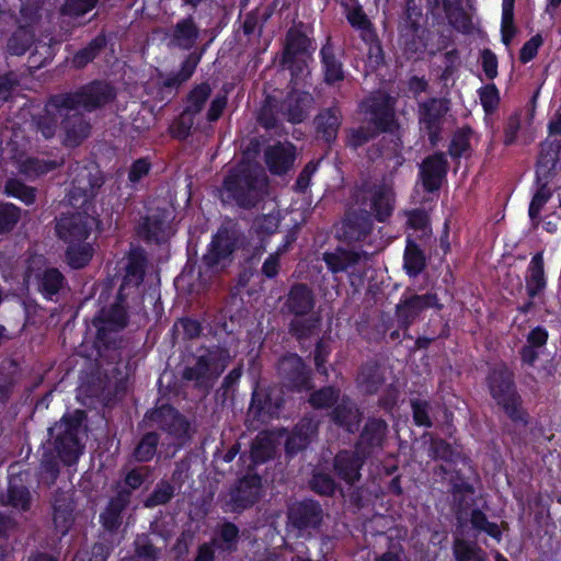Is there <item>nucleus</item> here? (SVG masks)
Wrapping results in <instances>:
<instances>
[{
    "instance_id": "f257e3e1",
    "label": "nucleus",
    "mask_w": 561,
    "mask_h": 561,
    "mask_svg": "<svg viewBox=\"0 0 561 561\" xmlns=\"http://www.w3.org/2000/svg\"><path fill=\"white\" fill-rule=\"evenodd\" d=\"M72 187L68 194L69 204L82 213L61 216L56 224V232L59 239L69 245H79L85 241L96 226L95 217L88 214L94 196V188L99 185L98 179L85 165L78 162L70 167Z\"/></svg>"
},
{
    "instance_id": "f03ea898",
    "label": "nucleus",
    "mask_w": 561,
    "mask_h": 561,
    "mask_svg": "<svg viewBox=\"0 0 561 561\" xmlns=\"http://www.w3.org/2000/svg\"><path fill=\"white\" fill-rule=\"evenodd\" d=\"M148 259L142 248H131L126 257L125 275L114 304L103 308L93 321L99 334L119 331L127 325L126 309L139 307L141 300L140 285L148 267Z\"/></svg>"
},
{
    "instance_id": "7ed1b4c3",
    "label": "nucleus",
    "mask_w": 561,
    "mask_h": 561,
    "mask_svg": "<svg viewBox=\"0 0 561 561\" xmlns=\"http://www.w3.org/2000/svg\"><path fill=\"white\" fill-rule=\"evenodd\" d=\"M113 98V88L104 82H93L75 93L53 96L44 113L35 119L37 129L46 139L51 138L59 118L64 119V116H69V113L78 107L92 111L108 103Z\"/></svg>"
},
{
    "instance_id": "20e7f679",
    "label": "nucleus",
    "mask_w": 561,
    "mask_h": 561,
    "mask_svg": "<svg viewBox=\"0 0 561 561\" xmlns=\"http://www.w3.org/2000/svg\"><path fill=\"white\" fill-rule=\"evenodd\" d=\"M267 188L264 170L257 163L242 161L228 172L219 194L222 203L250 209L264 197Z\"/></svg>"
},
{
    "instance_id": "39448f33",
    "label": "nucleus",
    "mask_w": 561,
    "mask_h": 561,
    "mask_svg": "<svg viewBox=\"0 0 561 561\" xmlns=\"http://www.w3.org/2000/svg\"><path fill=\"white\" fill-rule=\"evenodd\" d=\"M489 387L493 399L513 421L523 420L520 398L516 392L513 373L504 366L495 367L489 376Z\"/></svg>"
},
{
    "instance_id": "423d86ee",
    "label": "nucleus",
    "mask_w": 561,
    "mask_h": 561,
    "mask_svg": "<svg viewBox=\"0 0 561 561\" xmlns=\"http://www.w3.org/2000/svg\"><path fill=\"white\" fill-rule=\"evenodd\" d=\"M81 421L82 412L77 411L76 415L64 416L50 428L51 434H56V451L66 465L75 463L81 454L82 446L78 439Z\"/></svg>"
},
{
    "instance_id": "0eeeda50",
    "label": "nucleus",
    "mask_w": 561,
    "mask_h": 561,
    "mask_svg": "<svg viewBox=\"0 0 561 561\" xmlns=\"http://www.w3.org/2000/svg\"><path fill=\"white\" fill-rule=\"evenodd\" d=\"M262 481L256 474L245 476L229 490L224 508L230 513H241L252 507L261 497Z\"/></svg>"
},
{
    "instance_id": "6e6552de",
    "label": "nucleus",
    "mask_w": 561,
    "mask_h": 561,
    "mask_svg": "<svg viewBox=\"0 0 561 561\" xmlns=\"http://www.w3.org/2000/svg\"><path fill=\"white\" fill-rule=\"evenodd\" d=\"M360 108L376 130L392 133L398 127L394 116V100L391 96L377 92L363 102Z\"/></svg>"
},
{
    "instance_id": "1a4fd4ad",
    "label": "nucleus",
    "mask_w": 561,
    "mask_h": 561,
    "mask_svg": "<svg viewBox=\"0 0 561 561\" xmlns=\"http://www.w3.org/2000/svg\"><path fill=\"white\" fill-rule=\"evenodd\" d=\"M144 422L148 427H158L175 438L185 437L190 427L185 417L170 405H162L148 412Z\"/></svg>"
},
{
    "instance_id": "9d476101",
    "label": "nucleus",
    "mask_w": 561,
    "mask_h": 561,
    "mask_svg": "<svg viewBox=\"0 0 561 561\" xmlns=\"http://www.w3.org/2000/svg\"><path fill=\"white\" fill-rule=\"evenodd\" d=\"M346 19L354 30L359 34L360 39L367 46V60L379 62L381 59V47L373 24L360 7L347 9Z\"/></svg>"
},
{
    "instance_id": "9b49d317",
    "label": "nucleus",
    "mask_w": 561,
    "mask_h": 561,
    "mask_svg": "<svg viewBox=\"0 0 561 561\" xmlns=\"http://www.w3.org/2000/svg\"><path fill=\"white\" fill-rule=\"evenodd\" d=\"M138 236L146 242L165 243L175 233L171 213L159 211L144 219L137 230Z\"/></svg>"
},
{
    "instance_id": "f8f14e48",
    "label": "nucleus",
    "mask_w": 561,
    "mask_h": 561,
    "mask_svg": "<svg viewBox=\"0 0 561 561\" xmlns=\"http://www.w3.org/2000/svg\"><path fill=\"white\" fill-rule=\"evenodd\" d=\"M324 517L321 505L312 500L300 501L288 508V524L298 530L317 529Z\"/></svg>"
},
{
    "instance_id": "ddd939ff",
    "label": "nucleus",
    "mask_w": 561,
    "mask_h": 561,
    "mask_svg": "<svg viewBox=\"0 0 561 561\" xmlns=\"http://www.w3.org/2000/svg\"><path fill=\"white\" fill-rule=\"evenodd\" d=\"M373 224L367 211L348 214L336 227L339 241L346 243L365 242L371 232Z\"/></svg>"
},
{
    "instance_id": "4468645a",
    "label": "nucleus",
    "mask_w": 561,
    "mask_h": 561,
    "mask_svg": "<svg viewBox=\"0 0 561 561\" xmlns=\"http://www.w3.org/2000/svg\"><path fill=\"white\" fill-rule=\"evenodd\" d=\"M366 453L359 450H342L336 454L333 461L335 474L348 485H353L360 480V469L366 459Z\"/></svg>"
},
{
    "instance_id": "2eb2a0df",
    "label": "nucleus",
    "mask_w": 561,
    "mask_h": 561,
    "mask_svg": "<svg viewBox=\"0 0 561 561\" xmlns=\"http://www.w3.org/2000/svg\"><path fill=\"white\" fill-rule=\"evenodd\" d=\"M278 375L288 388L309 389V370L296 354L284 356L278 363Z\"/></svg>"
},
{
    "instance_id": "dca6fc26",
    "label": "nucleus",
    "mask_w": 561,
    "mask_h": 561,
    "mask_svg": "<svg viewBox=\"0 0 561 561\" xmlns=\"http://www.w3.org/2000/svg\"><path fill=\"white\" fill-rule=\"evenodd\" d=\"M365 198L369 199V209L378 221H385L392 214L394 194L390 183L383 181L369 187L365 192Z\"/></svg>"
},
{
    "instance_id": "f3484780",
    "label": "nucleus",
    "mask_w": 561,
    "mask_h": 561,
    "mask_svg": "<svg viewBox=\"0 0 561 561\" xmlns=\"http://www.w3.org/2000/svg\"><path fill=\"white\" fill-rule=\"evenodd\" d=\"M53 522L60 535H66L75 522L73 493L69 491H56L51 500Z\"/></svg>"
},
{
    "instance_id": "a211bd4d",
    "label": "nucleus",
    "mask_w": 561,
    "mask_h": 561,
    "mask_svg": "<svg viewBox=\"0 0 561 561\" xmlns=\"http://www.w3.org/2000/svg\"><path fill=\"white\" fill-rule=\"evenodd\" d=\"M442 309L436 294L412 295L397 306L400 323L407 329L426 308Z\"/></svg>"
},
{
    "instance_id": "6ab92c4d",
    "label": "nucleus",
    "mask_w": 561,
    "mask_h": 561,
    "mask_svg": "<svg viewBox=\"0 0 561 561\" xmlns=\"http://www.w3.org/2000/svg\"><path fill=\"white\" fill-rule=\"evenodd\" d=\"M447 111V103L443 99H431L420 104V124L427 130L433 144L436 141L440 121Z\"/></svg>"
},
{
    "instance_id": "aec40b11",
    "label": "nucleus",
    "mask_w": 561,
    "mask_h": 561,
    "mask_svg": "<svg viewBox=\"0 0 561 561\" xmlns=\"http://www.w3.org/2000/svg\"><path fill=\"white\" fill-rule=\"evenodd\" d=\"M222 373V366L214 367L206 355L199 356L193 366L183 370L182 377L187 381H194L195 386L203 389L210 388Z\"/></svg>"
},
{
    "instance_id": "412c9836",
    "label": "nucleus",
    "mask_w": 561,
    "mask_h": 561,
    "mask_svg": "<svg viewBox=\"0 0 561 561\" xmlns=\"http://www.w3.org/2000/svg\"><path fill=\"white\" fill-rule=\"evenodd\" d=\"M312 102L310 93L294 90L283 101L280 110L288 122L297 124L308 116Z\"/></svg>"
},
{
    "instance_id": "4be33fe9",
    "label": "nucleus",
    "mask_w": 561,
    "mask_h": 561,
    "mask_svg": "<svg viewBox=\"0 0 561 561\" xmlns=\"http://www.w3.org/2000/svg\"><path fill=\"white\" fill-rule=\"evenodd\" d=\"M295 148L289 142H278L270 146L265 150V163L273 174H284L294 164Z\"/></svg>"
},
{
    "instance_id": "5701e85b",
    "label": "nucleus",
    "mask_w": 561,
    "mask_h": 561,
    "mask_svg": "<svg viewBox=\"0 0 561 561\" xmlns=\"http://www.w3.org/2000/svg\"><path fill=\"white\" fill-rule=\"evenodd\" d=\"M447 173V159L444 153L426 158L421 165V176L426 191H437Z\"/></svg>"
},
{
    "instance_id": "b1692460",
    "label": "nucleus",
    "mask_w": 561,
    "mask_h": 561,
    "mask_svg": "<svg viewBox=\"0 0 561 561\" xmlns=\"http://www.w3.org/2000/svg\"><path fill=\"white\" fill-rule=\"evenodd\" d=\"M388 435V424L381 419H369L360 434L357 448L364 450L366 456L376 448H382Z\"/></svg>"
},
{
    "instance_id": "393cba45",
    "label": "nucleus",
    "mask_w": 561,
    "mask_h": 561,
    "mask_svg": "<svg viewBox=\"0 0 561 561\" xmlns=\"http://www.w3.org/2000/svg\"><path fill=\"white\" fill-rule=\"evenodd\" d=\"M311 46V41L298 30H289L286 35L282 64L293 68L305 56Z\"/></svg>"
},
{
    "instance_id": "a878e982",
    "label": "nucleus",
    "mask_w": 561,
    "mask_h": 561,
    "mask_svg": "<svg viewBox=\"0 0 561 561\" xmlns=\"http://www.w3.org/2000/svg\"><path fill=\"white\" fill-rule=\"evenodd\" d=\"M407 245H419L420 242H427L431 234L428 216L425 210L414 209L407 213Z\"/></svg>"
},
{
    "instance_id": "bb28decb",
    "label": "nucleus",
    "mask_w": 561,
    "mask_h": 561,
    "mask_svg": "<svg viewBox=\"0 0 561 561\" xmlns=\"http://www.w3.org/2000/svg\"><path fill=\"white\" fill-rule=\"evenodd\" d=\"M362 259H366V253L355 251L354 248H333L332 251L323 254V260L333 273L346 271L358 264Z\"/></svg>"
},
{
    "instance_id": "cd10ccee",
    "label": "nucleus",
    "mask_w": 561,
    "mask_h": 561,
    "mask_svg": "<svg viewBox=\"0 0 561 561\" xmlns=\"http://www.w3.org/2000/svg\"><path fill=\"white\" fill-rule=\"evenodd\" d=\"M81 107L73 110L69 116H64L62 126L65 129L64 142L69 147L78 146L90 133V124L79 113ZM82 110H84L82 107Z\"/></svg>"
},
{
    "instance_id": "c85d7f7f",
    "label": "nucleus",
    "mask_w": 561,
    "mask_h": 561,
    "mask_svg": "<svg viewBox=\"0 0 561 561\" xmlns=\"http://www.w3.org/2000/svg\"><path fill=\"white\" fill-rule=\"evenodd\" d=\"M314 306V297L312 290L306 284H295L284 305L287 310L297 316H305L312 310Z\"/></svg>"
},
{
    "instance_id": "c756f323",
    "label": "nucleus",
    "mask_w": 561,
    "mask_h": 561,
    "mask_svg": "<svg viewBox=\"0 0 561 561\" xmlns=\"http://www.w3.org/2000/svg\"><path fill=\"white\" fill-rule=\"evenodd\" d=\"M341 123L342 114L337 107L323 110L314 118L317 134L327 142H331L336 138Z\"/></svg>"
},
{
    "instance_id": "7c9ffc66",
    "label": "nucleus",
    "mask_w": 561,
    "mask_h": 561,
    "mask_svg": "<svg viewBox=\"0 0 561 561\" xmlns=\"http://www.w3.org/2000/svg\"><path fill=\"white\" fill-rule=\"evenodd\" d=\"M332 421L346 428L348 432H355L358 428L362 414L354 402L343 398L331 412Z\"/></svg>"
},
{
    "instance_id": "2f4dec72",
    "label": "nucleus",
    "mask_w": 561,
    "mask_h": 561,
    "mask_svg": "<svg viewBox=\"0 0 561 561\" xmlns=\"http://www.w3.org/2000/svg\"><path fill=\"white\" fill-rule=\"evenodd\" d=\"M130 492L122 490L111 500L105 511L101 514V520L107 530H115L122 523L121 513L129 503Z\"/></svg>"
},
{
    "instance_id": "473e14b6",
    "label": "nucleus",
    "mask_w": 561,
    "mask_h": 561,
    "mask_svg": "<svg viewBox=\"0 0 561 561\" xmlns=\"http://www.w3.org/2000/svg\"><path fill=\"white\" fill-rule=\"evenodd\" d=\"M546 287L542 252H538L531 259L526 277V290L534 298L541 294Z\"/></svg>"
},
{
    "instance_id": "72a5a7b5",
    "label": "nucleus",
    "mask_w": 561,
    "mask_h": 561,
    "mask_svg": "<svg viewBox=\"0 0 561 561\" xmlns=\"http://www.w3.org/2000/svg\"><path fill=\"white\" fill-rule=\"evenodd\" d=\"M321 62L324 71V79L328 83H334L344 79L342 62L336 59L333 45L330 39L320 50Z\"/></svg>"
},
{
    "instance_id": "f704fd0d",
    "label": "nucleus",
    "mask_w": 561,
    "mask_h": 561,
    "mask_svg": "<svg viewBox=\"0 0 561 561\" xmlns=\"http://www.w3.org/2000/svg\"><path fill=\"white\" fill-rule=\"evenodd\" d=\"M280 219V210L275 207L267 214L257 216L253 220L251 233L255 236L261 242H264L267 237L274 234L277 231Z\"/></svg>"
},
{
    "instance_id": "c9c22d12",
    "label": "nucleus",
    "mask_w": 561,
    "mask_h": 561,
    "mask_svg": "<svg viewBox=\"0 0 561 561\" xmlns=\"http://www.w3.org/2000/svg\"><path fill=\"white\" fill-rule=\"evenodd\" d=\"M198 34V27L194 23L193 19H183L179 21L174 26L172 43L176 47L187 50L194 46Z\"/></svg>"
},
{
    "instance_id": "e433bc0d",
    "label": "nucleus",
    "mask_w": 561,
    "mask_h": 561,
    "mask_svg": "<svg viewBox=\"0 0 561 561\" xmlns=\"http://www.w3.org/2000/svg\"><path fill=\"white\" fill-rule=\"evenodd\" d=\"M385 379L376 363H366L357 375V385L365 393L373 394L382 386Z\"/></svg>"
},
{
    "instance_id": "4c0bfd02",
    "label": "nucleus",
    "mask_w": 561,
    "mask_h": 561,
    "mask_svg": "<svg viewBox=\"0 0 561 561\" xmlns=\"http://www.w3.org/2000/svg\"><path fill=\"white\" fill-rule=\"evenodd\" d=\"M201 261L207 270L219 271L231 262V248H202Z\"/></svg>"
},
{
    "instance_id": "58836bf2",
    "label": "nucleus",
    "mask_w": 561,
    "mask_h": 561,
    "mask_svg": "<svg viewBox=\"0 0 561 561\" xmlns=\"http://www.w3.org/2000/svg\"><path fill=\"white\" fill-rule=\"evenodd\" d=\"M201 61V54L191 53L181 65V69L176 73L169 75L163 80V87L178 88L183 82L187 81L194 73L197 65Z\"/></svg>"
},
{
    "instance_id": "ea45409f",
    "label": "nucleus",
    "mask_w": 561,
    "mask_h": 561,
    "mask_svg": "<svg viewBox=\"0 0 561 561\" xmlns=\"http://www.w3.org/2000/svg\"><path fill=\"white\" fill-rule=\"evenodd\" d=\"M106 46V37L103 34L93 38L84 48L77 51L72 59L71 65L77 68H83L91 62L98 54Z\"/></svg>"
},
{
    "instance_id": "a19ab883",
    "label": "nucleus",
    "mask_w": 561,
    "mask_h": 561,
    "mask_svg": "<svg viewBox=\"0 0 561 561\" xmlns=\"http://www.w3.org/2000/svg\"><path fill=\"white\" fill-rule=\"evenodd\" d=\"M9 503L19 510L28 511L31 507V494L22 483L21 477H12L8 489Z\"/></svg>"
},
{
    "instance_id": "79ce46f5",
    "label": "nucleus",
    "mask_w": 561,
    "mask_h": 561,
    "mask_svg": "<svg viewBox=\"0 0 561 561\" xmlns=\"http://www.w3.org/2000/svg\"><path fill=\"white\" fill-rule=\"evenodd\" d=\"M159 443V436L154 432L145 434L139 443L134 448L131 458L136 462H148L150 461L156 453Z\"/></svg>"
},
{
    "instance_id": "37998d69",
    "label": "nucleus",
    "mask_w": 561,
    "mask_h": 561,
    "mask_svg": "<svg viewBox=\"0 0 561 561\" xmlns=\"http://www.w3.org/2000/svg\"><path fill=\"white\" fill-rule=\"evenodd\" d=\"M456 561H486V553L476 543L456 539L453 546Z\"/></svg>"
},
{
    "instance_id": "c03bdc74",
    "label": "nucleus",
    "mask_w": 561,
    "mask_h": 561,
    "mask_svg": "<svg viewBox=\"0 0 561 561\" xmlns=\"http://www.w3.org/2000/svg\"><path fill=\"white\" fill-rule=\"evenodd\" d=\"M320 319L316 316L308 318L296 317L290 321L289 333L297 340L302 341L318 333Z\"/></svg>"
},
{
    "instance_id": "a18cd8bd",
    "label": "nucleus",
    "mask_w": 561,
    "mask_h": 561,
    "mask_svg": "<svg viewBox=\"0 0 561 561\" xmlns=\"http://www.w3.org/2000/svg\"><path fill=\"white\" fill-rule=\"evenodd\" d=\"M57 167L53 160H44L38 158H26L19 163V171L28 179L43 175Z\"/></svg>"
},
{
    "instance_id": "49530a36",
    "label": "nucleus",
    "mask_w": 561,
    "mask_h": 561,
    "mask_svg": "<svg viewBox=\"0 0 561 561\" xmlns=\"http://www.w3.org/2000/svg\"><path fill=\"white\" fill-rule=\"evenodd\" d=\"M34 43V32L31 28L19 27L8 41V51L14 56H21Z\"/></svg>"
},
{
    "instance_id": "de8ad7c7",
    "label": "nucleus",
    "mask_w": 561,
    "mask_h": 561,
    "mask_svg": "<svg viewBox=\"0 0 561 561\" xmlns=\"http://www.w3.org/2000/svg\"><path fill=\"white\" fill-rule=\"evenodd\" d=\"M4 194L20 199L25 205H32L35 203L36 191L34 187L25 185L18 179H9L4 184Z\"/></svg>"
},
{
    "instance_id": "09e8293b",
    "label": "nucleus",
    "mask_w": 561,
    "mask_h": 561,
    "mask_svg": "<svg viewBox=\"0 0 561 561\" xmlns=\"http://www.w3.org/2000/svg\"><path fill=\"white\" fill-rule=\"evenodd\" d=\"M99 0H65L61 7V15L76 22L93 10Z\"/></svg>"
},
{
    "instance_id": "8fccbe9b",
    "label": "nucleus",
    "mask_w": 561,
    "mask_h": 561,
    "mask_svg": "<svg viewBox=\"0 0 561 561\" xmlns=\"http://www.w3.org/2000/svg\"><path fill=\"white\" fill-rule=\"evenodd\" d=\"M210 94L211 88L208 83L196 85L187 96V105L184 111L193 115L201 113Z\"/></svg>"
},
{
    "instance_id": "3c124183",
    "label": "nucleus",
    "mask_w": 561,
    "mask_h": 561,
    "mask_svg": "<svg viewBox=\"0 0 561 561\" xmlns=\"http://www.w3.org/2000/svg\"><path fill=\"white\" fill-rule=\"evenodd\" d=\"M239 539V528L230 522L224 523L218 531V538L214 539V545L218 549L233 551Z\"/></svg>"
},
{
    "instance_id": "603ef678",
    "label": "nucleus",
    "mask_w": 561,
    "mask_h": 561,
    "mask_svg": "<svg viewBox=\"0 0 561 561\" xmlns=\"http://www.w3.org/2000/svg\"><path fill=\"white\" fill-rule=\"evenodd\" d=\"M66 279L61 272L55 267L45 270L41 279V290L47 295L53 296L64 288Z\"/></svg>"
},
{
    "instance_id": "864d4df0",
    "label": "nucleus",
    "mask_w": 561,
    "mask_h": 561,
    "mask_svg": "<svg viewBox=\"0 0 561 561\" xmlns=\"http://www.w3.org/2000/svg\"><path fill=\"white\" fill-rule=\"evenodd\" d=\"M160 550L147 535H140L135 540L134 561H158Z\"/></svg>"
},
{
    "instance_id": "5fc2aeb1",
    "label": "nucleus",
    "mask_w": 561,
    "mask_h": 561,
    "mask_svg": "<svg viewBox=\"0 0 561 561\" xmlns=\"http://www.w3.org/2000/svg\"><path fill=\"white\" fill-rule=\"evenodd\" d=\"M174 496V486L165 481L161 480L152 491V493L146 499V507H154L169 503Z\"/></svg>"
},
{
    "instance_id": "6e6d98bb",
    "label": "nucleus",
    "mask_w": 561,
    "mask_h": 561,
    "mask_svg": "<svg viewBox=\"0 0 561 561\" xmlns=\"http://www.w3.org/2000/svg\"><path fill=\"white\" fill-rule=\"evenodd\" d=\"M426 265V255L421 248H405L404 268L410 276L419 275Z\"/></svg>"
},
{
    "instance_id": "4d7b16f0",
    "label": "nucleus",
    "mask_w": 561,
    "mask_h": 561,
    "mask_svg": "<svg viewBox=\"0 0 561 561\" xmlns=\"http://www.w3.org/2000/svg\"><path fill=\"white\" fill-rule=\"evenodd\" d=\"M470 522L473 528L485 531L488 535L496 539L497 541L501 540V529L497 524L491 523L488 520L484 513H482L479 510H473L471 512Z\"/></svg>"
},
{
    "instance_id": "13d9d810",
    "label": "nucleus",
    "mask_w": 561,
    "mask_h": 561,
    "mask_svg": "<svg viewBox=\"0 0 561 561\" xmlns=\"http://www.w3.org/2000/svg\"><path fill=\"white\" fill-rule=\"evenodd\" d=\"M21 209L7 203L0 207V234L10 231L20 220Z\"/></svg>"
},
{
    "instance_id": "bf43d9fd",
    "label": "nucleus",
    "mask_w": 561,
    "mask_h": 561,
    "mask_svg": "<svg viewBox=\"0 0 561 561\" xmlns=\"http://www.w3.org/2000/svg\"><path fill=\"white\" fill-rule=\"evenodd\" d=\"M92 248H67L65 260L72 268L85 266L92 259Z\"/></svg>"
},
{
    "instance_id": "052dcab7",
    "label": "nucleus",
    "mask_w": 561,
    "mask_h": 561,
    "mask_svg": "<svg viewBox=\"0 0 561 561\" xmlns=\"http://www.w3.org/2000/svg\"><path fill=\"white\" fill-rule=\"evenodd\" d=\"M480 103L485 113H492L500 103V92L495 84L490 83L478 90Z\"/></svg>"
},
{
    "instance_id": "680f3d73",
    "label": "nucleus",
    "mask_w": 561,
    "mask_h": 561,
    "mask_svg": "<svg viewBox=\"0 0 561 561\" xmlns=\"http://www.w3.org/2000/svg\"><path fill=\"white\" fill-rule=\"evenodd\" d=\"M339 399V392L332 387H324L313 392L309 399L312 407L317 409L328 408Z\"/></svg>"
},
{
    "instance_id": "e2e57ef3",
    "label": "nucleus",
    "mask_w": 561,
    "mask_h": 561,
    "mask_svg": "<svg viewBox=\"0 0 561 561\" xmlns=\"http://www.w3.org/2000/svg\"><path fill=\"white\" fill-rule=\"evenodd\" d=\"M237 234V225L228 221L220 227L209 245H233L238 241Z\"/></svg>"
},
{
    "instance_id": "0e129e2a",
    "label": "nucleus",
    "mask_w": 561,
    "mask_h": 561,
    "mask_svg": "<svg viewBox=\"0 0 561 561\" xmlns=\"http://www.w3.org/2000/svg\"><path fill=\"white\" fill-rule=\"evenodd\" d=\"M273 453L272 442L266 436H257L252 444L251 457L255 462H264Z\"/></svg>"
},
{
    "instance_id": "69168bd1",
    "label": "nucleus",
    "mask_w": 561,
    "mask_h": 561,
    "mask_svg": "<svg viewBox=\"0 0 561 561\" xmlns=\"http://www.w3.org/2000/svg\"><path fill=\"white\" fill-rule=\"evenodd\" d=\"M310 486L321 495H332L335 490V481L328 473L317 472L310 480Z\"/></svg>"
},
{
    "instance_id": "338daca9",
    "label": "nucleus",
    "mask_w": 561,
    "mask_h": 561,
    "mask_svg": "<svg viewBox=\"0 0 561 561\" xmlns=\"http://www.w3.org/2000/svg\"><path fill=\"white\" fill-rule=\"evenodd\" d=\"M430 457L433 459H439L450 461L454 456L451 446L440 438H432L428 447Z\"/></svg>"
},
{
    "instance_id": "774afa93",
    "label": "nucleus",
    "mask_w": 561,
    "mask_h": 561,
    "mask_svg": "<svg viewBox=\"0 0 561 561\" xmlns=\"http://www.w3.org/2000/svg\"><path fill=\"white\" fill-rule=\"evenodd\" d=\"M108 548L104 543H95L90 550H82L76 554L73 561H105Z\"/></svg>"
}]
</instances>
